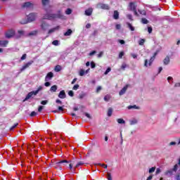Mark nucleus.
<instances>
[{
    "mask_svg": "<svg viewBox=\"0 0 180 180\" xmlns=\"http://www.w3.org/2000/svg\"><path fill=\"white\" fill-rule=\"evenodd\" d=\"M70 162H68L67 160H59L58 162H56L54 163H52L51 165L55 169H58L59 171H61L63 169V167L61 165H67V164H69Z\"/></svg>",
    "mask_w": 180,
    "mask_h": 180,
    "instance_id": "obj_1",
    "label": "nucleus"
},
{
    "mask_svg": "<svg viewBox=\"0 0 180 180\" xmlns=\"http://www.w3.org/2000/svg\"><path fill=\"white\" fill-rule=\"evenodd\" d=\"M41 89H43V86H39L36 91H30V93H28L27 94L25 98L22 101V102H26V101H29V99H30V98H32L33 95L34 96H36V95H37V94H39V92H40V91H41Z\"/></svg>",
    "mask_w": 180,
    "mask_h": 180,
    "instance_id": "obj_2",
    "label": "nucleus"
},
{
    "mask_svg": "<svg viewBox=\"0 0 180 180\" xmlns=\"http://www.w3.org/2000/svg\"><path fill=\"white\" fill-rule=\"evenodd\" d=\"M63 18V15L60 13L54 14L51 13L49 14V13H46V14L44 15V19H48L49 20H51V19H61Z\"/></svg>",
    "mask_w": 180,
    "mask_h": 180,
    "instance_id": "obj_3",
    "label": "nucleus"
},
{
    "mask_svg": "<svg viewBox=\"0 0 180 180\" xmlns=\"http://www.w3.org/2000/svg\"><path fill=\"white\" fill-rule=\"evenodd\" d=\"M34 20H36V13H31L28 15L27 21H21L20 23L21 25H26V23H29L30 22H34Z\"/></svg>",
    "mask_w": 180,
    "mask_h": 180,
    "instance_id": "obj_4",
    "label": "nucleus"
},
{
    "mask_svg": "<svg viewBox=\"0 0 180 180\" xmlns=\"http://www.w3.org/2000/svg\"><path fill=\"white\" fill-rule=\"evenodd\" d=\"M98 9H104L105 11H109L110 9V7L108 4L98 3L97 4Z\"/></svg>",
    "mask_w": 180,
    "mask_h": 180,
    "instance_id": "obj_5",
    "label": "nucleus"
},
{
    "mask_svg": "<svg viewBox=\"0 0 180 180\" xmlns=\"http://www.w3.org/2000/svg\"><path fill=\"white\" fill-rule=\"evenodd\" d=\"M5 36L6 37V39H12V37H13V36H15V30H9L8 31H7L6 32Z\"/></svg>",
    "mask_w": 180,
    "mask_h": 180,
    "instance_id": "obj_6",
    "label": "nucleus"
},
{
    "mask_svg": "<svg viewBox=\"0 0 180 180\" xmlns=\"http://www.w3.org/2000/svg\"><path fill=\"white\" fill-rule=\"evenodd\" d=\"M34 61L31 60L28 63H27L26 64H25L20 69V72H23V71H25V70H26V68H29L30 65H32V64H33Z\"/></svg>",
    "mask_w": 180,
    "mask_h": 180,
    "instance_id": "obj_7",
    "label": "nucleus"
},
{
    "mask_svg": "<svg viewBox=\"0 0 180 180\" xmlns=\"http://www.w3.org/2000/svg\"><path fill=\"white\" fill-rule=\"evenodd\" d=\"M53 77H54V73H53L52 72H49L47 73L46 76L45 77V81L46 82L51 81Z\"/></svg>",
    "mask_w": 180,
    "mask_h": 180,
    "instance_id": "obj_8",
    "label": "nucleus"
},
{
    "mask_svg": "<svg viewBox=\"0 0 180 180\" xmlns=\"http://www.w3.org/2000/svg\"><path fill=\"white\" fill-rule=\"evenodd\" d=\"M58 96V98H60V99H65L67 98V94H65V91L64 90L60 91Z\"/></svg>",
    "mask_w": 180,
    "mask_h": 180,
    "instance_id": "obj_9",
    "label": "nucleus"
},
{
    "mask_svg": "<svg viewBox=\"0 0 180 180\" xmlns=\"http://www.w3.org/2000/svg\"><path fill=\"white\" fill-rule=\"evenodd\" d=\"M127 88H129V84H127L120 91L119 95L120 96H122V95H124V94H126V91H127Z\"/></svg>",
    "mask_w": 180,
    "mask_h": 180,
    "instance_id": "obj_10",
    "label": "nucleus"
},
{
    "mask_svg": "<svg viewBox=\"0 0 180 180\" xmlns=\"http://www.w3.org/2000/svg\"><path fill=\"white\" fill-rule=\"evenodd\" d=\"M129 7L130 11H136V9H137V7L133 2L129 3Z\"/></svg>",
    "mask_w": 180,
    "mask_h": 180,
    "instance_id": "obj_11",
    "label": "nucleus"
},
{
    "mask_svg": "<svg viewBox=\"0 0 180 180\" xmlns=\"http://www.w3.org/2000/svg\"><path fill=\"white\" fill-rule=\"evenodd\" d=\"M8 43H9V41L7 40L0 41V46H1V47H6V46H8Z\"/></svg>",
    "mask_w": 180,
    "mask_h": 180,
    "instance_id": "obj_12",
    "label": "nucleus"
},
{
    "mask_svg": "<svg viewBox=\"0 0 180 180\" xmlns=\"http://www.w3.org/2000/svg\"><path fill=\"white\" fill-rule=\"evenodd\" d=\"M58 29H60V26H56L51 30H49V34H51V33H54V32H56V30H58Z\"/></svg>",
    "mask_w": 180,
    "mask_h": 180,
    "instance_id": "obj_13",
    "label": "nucleus"
},
{
    "mask_svg": "<svg viewBox=\"0 0 180 180\" xmlns=\"http://www.w3.org/2000/svg\"><path fill=\"white\" fill-rule=\"evenodd\" d=\"M92 12H93V9L89 8L85 11V15H86V16H91V15H92Z\"/></svg>",
    "mask_w": 180,
    "mask_h": 180,
    "instance_id": "obj_14",
    "label": "nucleus"
},
{
    "mask_svg": "<svg viewBox=\"0 0 180 180\" xmlns=\"http://www.w3.org/2000/svg\"><path fill=\"white\" fill-rule=\"evenodd\" d=\"M30 6H33V4L30 2H25L22 5V8H30Z\"/></svg>",
    "mask_w": 180,
    "mask_h": 180,
    "instance_id": "obj_15",
    "label": "nucleus"
},
{
    "mask_svg": "<svg viewBox=\"0 0 180 180\" xmlns=\"http://www.w3.org/2000/svg\"><path fill=\"white\" fill-rule=\"evenodd\" d=\"M113 19H115V20H117V19H119V11H114Z\"/></svg>",
    "mask_w": 180,
    "mask_h": 180,
    "instance_id": "obj_16",
    "label": "nucleus"
},
{
    "mask_svg": "<svg viewBox=\"0 0 180 180\" xmlns=\"http://www.w3.org/2000/svg\"><path fill=\"white\" fill-rule=\"evenodd\" d=\"M113 113V108H109L108 110V112L107 115L108 116V117H110V116H112V114Z\"/></svg>",
    "mask_w": 180,
    "mask_h": 180,
    "instance_id": "obj_17",
    "label": "nucleus"
},
{
    "mask_svg": "<svg viewBox=\"0 0 180 180\" xmlns=\"http://www.w3.org/2000/svg\"><path fill=\"white\" fill-rule=\"evenodd\" d=\"M163 63L165 65H168V64H169V56H166V58L163 60Z\"/></svg>",
    "mask_w": 180,
    "mask_h": 180,
    "instance_id": "obj_18",
    "label": "nucleus"
},
{
    "mask_svg": "<svg viewBox=\"0 0 180 180\" xmlns=\"http://www.w3.org/2000/svg\"><path fill=\"white\" fill-rule=\"evenodd\" d=\"M49 27V24L43 22L41 25V27L43 30H46L47 29V27Z\"/></svg>",
    "mask_w": 180,
    "mask_h": 180,
    "instance_id": "obj_19",
    "label": "nucleus"
},
{
    "mask_svg": "<svg viewBox=\"0 0 180 180\" xmlns=\"http://www.w3.org/2000/svg\"><path fill=\"white\" fill-rule=\"evenodd\" d=\"M165 175H166V176L174 175V172L172 171V169L167 170L166 172H165Z\"/></svg>",
    "mask_w": 180,
    "mask_h": 180,
    "instance_id": "obj_20",
    "label": "nucleus"
},
{
    "mask_svg": "<svg viewBox=\"0 0 180 180\" xmlns=\"http://www.w3.org/2000/svg\"><path fill=\"white\" fill-rule=\"evenodd\" d=\"M58 86L57 85H53L51 87L50 91L51 92H57Z\"/></svg>",
    "mask_w": 180,
    "mask_h": 180,
    "instance_id": "obj_21",
    "label": "nucleus"
},
{
    "mask_svg": "<svg viewBox=\"0 0 180 180\" xmlns=\"http://www.w3.org/2000/svg\"><path fill=\"white\" fill-rule=\"evenodd\" d=\"M71 34H72V30L71 29L68 30V31L64 33V36H71Z\"/></svg>",
    "mask_w": 180,
    "mask_h": 180,
    "instance_id": "obj_22",
    "label": "nucleus"
},
{
    "mask_svg": "<svg viewBox=\"0 0 180 180\" xmlns=\"http://www.w3.org/2000/svg\"><path fill=\"white\" fill-rule=\"evenodd\" d=\"M117 123H119V124H124V123H126V121H124V120L122 119V118H118L117 120Z\"/></svg>",
    "mask_w": 180,
    "mask_h": 180,
    "instance_id": "obj_23",
    "label": "nucleus"
},
{
    "mask_svg": "<svg viewBox=\"0 0 180 180\" xmlns=\"http://www.w3.org/2000/svg\"><path fill=\"white\" fill-rule=\"evenodd\" d=\"M37 33H39V31L37 30H34L32 32H30L29 34H28V36H36V34H37Z\"/></svg>",
    "mask_w": 180,
    "mask_h": 180,
    "instance_id": "obj_24",
    "label": "nucleus"
},
{
    "mask_svg": "<svg viewBox=\"0 0 180 180\" xmlns=\"http://www.w3.org/2000/svg\"><path fill=\"white\" fill-rule=\"evenodd\" d=\"M55 71L56 72H60L61 71V65H58L55 67Z\"/></svg>",
    "mask_w": 180,
    "mask_h": 180,
    "instance_id": "obj_25",
    "label": "nucleus"
},
{
    "mask_svg": "<svg viewBox=\"0 0 180 180\" xmlns=\"http://www.w3.org/2000/svg\"><path fill=\"white\" fill-rule=\"evenodd\" d=\"M155 60V58H154V56H152L150 60H149V63L148 65L151 66L153 63H154V60Z\"/></svg>",
    "mask_w": 180,
    "mask_h": 180,
    "instance_id": "obj_26",
    "label": "nucleus"
},
{
    "mask_svg": "<svg viewBox=\"0 0 180 180\" xmlns=\"http://www.w3.org/2000/svg\"><path fill=\"white\" fill-rule=\"evenodd\" d=\"M104 101L105 102H109V101H110V95L107 94L106 96H105Z\"/></svg>",
    "mask_w": 180,
    "mask_h": 180,
    "instance_id": "obj_27",
    "label": "nucleus"
},
{
    "mask_svg": "<svg viewBox=\"0 0 180 180\" xmlns=\"http://www.w3.org/2000/svg\"><path fill=\"white\" fill-rule=\"evenodd\" d=\"M144 43H146V39H141L139 41V46H144Z\"/></svg>",
    "mask_w": 180,
    "mask_h": 180,
    "instance_id": "obj_28",
    "label": "nucleus"
},
{
    "mask_svg": "<svg viewBox=\"0 0 180 180\" xmlns=\"http://www.w3.org/2000/svg\"><path fill=\"white\" fill-rule=\"evenodd\" d=\"M127 26L131 32H134V27H133V25H131L130 22H127Z\"/></svg>",
    "mask_w": 180,
    "mask_h": 180,
    "instance_id": "obj_29",
    "label": "nucleus"
},
{
    "mask_svg": "<svg viewBox=\"0 0 180 180\" xmlns=\"http://www.w3.org/2000/svg\"><path fill=\"white\" fill-rule=\"evenodd\" d=\"M141 22L143 24V25H147L148 23V20L145 18H143L141 19Z\"/></svg>",
    "mask_w": 180,
    "mask_h": 180,
    "instance_id": "obj_30",
    "label": "nucleus"
},
{
    "mask_svg": "<svg viewBox=\"0 0 180 180\" xmlns=\"http://www.w3.org/2000/svg\"><path fill=\"white\" fill-rule=\"evenodd\" d=\"M172 170L173 172H176L178 171V164L174 165Z\"/></svg>",
    "mask_w": 180,
    "mask_h": 180,
    "instance_id": "obj_31",
    "label": "nucleus"
},
{
    "mask_svg": "<svg viewBox=\"0 0 180 180\" xmlns=\"http://www.w3.org/2000/svg\"><path fill=\"white\" fill-rule=\"evenodd\" d=\"M74 162H72V163H70L69 165V168H70V169H71L72 172H75V169H72V165H74Z\"/></svg>",
    "mask_w": 180,
    "mask_h": 180,
    "instance_id": "obj_32",
    "label": "nucleus"
},
{
    "mask_svg": "<svg viewBox=\"0 0 180 180\" xmlns=\"http://www.w3.org/2000/svg\"><path fill=\"white\" fill-rule=\"evenodd\" d=\"M86 96V94L85 93H82L79 95V99H84Z\"/></svg>",
    "mask_w": 180,
    "mask_h": 180,
    "instance_id": "obj_33",
    "label": "nucleus"
},
{
    "mask_svg": "<svg viewBox=\"0 0 180 180\" xmlns=\"http://www.w3.org/2000/svg\"><path fill=\"white\" fill-rule=\"evenodd\" d=\"M128 109H140V108L134 105L128 106Z\"/></svg>",
    "mask_w": 180,
    "mask_h": 180,
    "instance_id": "obj_34",
    "label": "nucleus"
},
{
    "mask_svg": "<svg viewBox=\"0 0 180 180\" xmlns=\"http://www.w3.org/2000/svg\"><path fill=\"white\" fill-rule=\"evenodd\" d=\"M110 71H112V68H108L105 72H104V75H108L109 72H110Z\"/></svg>",
    "mask_w": 180,
    "mask_h": 180,
    "instance_id": "obj_35",
    "label": "nucleus"
},
{
    "mask_svg": "<svg viewBox=\"0 0 180 180\" xmlns=\"http://www.w3.org/2000/svg\"><path fill=\"white\" fill-rule=\"evenodd\" d=\"M79 75H80V77H84V75H85V70H84V69L80 70Z\"/></svg>",
    "mask_w": 180,
    "mask_h": 180,
    "instance_id": "obj_36",
    "label": "nucleus"
},
{
    "mask_svg": "<svg viewBox=\"0 0 180 180\" xmlns=\"http://www.w3.org/2000/svg\"><path fill=\"white\" fill-rule=\"evenodd\" d=\"M66 15H71L72 13V10L71 8H68L65 11Z\"/></svg>",
    "mask_w": 180,
    "mask_h": 180,
    "instance_id": "obj_37",
    "label": "nucleus"
},
{
    "mask_svg": "<svg viewBox=\"0 0 180 180\" xmlns=\"http://www.w3.org/2000/svg\"><path fill=\"white\" fill-rule=\"evenodd\" d=\"M73 91H77V89H79V84H75L73 87H72Z\"/></svg>",
    "mask_w": 180,
    "mask_h": 180,
    "instance_id": "obj_38",
    "label": "nucleus"
},
{
    "mask_svg": "<svg viewBox=\"0 0 180 180\" xmlns=\"http://www.w3.org/2000/svg\"><path fill=\"white\" fill-rule=\"evenodd\" d=\"M42 2V5L44 6H46V5H47V4H49V0H41Z\"/></svg>",
    "mask_w": 180,
    "mask_h": 180,
    "instance_id": "obj_39",
    "label": "nucleus"
},
{
    "mask_svg": "<svg viewBox=\"0 0 180 180\" xmlns=\"http://www.w3.org/2000/svg\"><path fill=\"white\" fill-rule=\"evenodd\" d=\"M101 91H102V86H98L97 87V89H96V94H99V92H101Z\"/></svg>",
    "mask_w": 180,
    "mask_h": 180,
    "instance_id": "obj_40",
    "label": "nucleus"
},
{
    "mask_svg": "<svg viewBox=\"0 0 180 180\" xmlns=\"http://www.w3.org/2000/svg\"><path fill=\"white\" fill-rule=\"evenodd\" d=\"M81 165H84V162H78V163L75 165V168H78V167H81Z\"/></svg>",
    "mask_w": 180,
    "mask_h": 180,
    "instance_id": "obj_41",
    "label": "nucleus"
},
{
    "mask_svg": "<svg viewBox=\"0 0 180 180\" xmlns=\"http://www.w3.org/2000/svg\"><path fill=\"white\" fill-rule=\"evenodd\" d=\"M18 34L22 37L25 34V32L23 30H18Z\"/></svg>",
    "mask_w": 180,
    "mask_h": 180,
    "instance_id": "obj_42",
    "label": "nucleus"
},
{
    "mask_svg": "<svg viewBox=\"0 0 180 180\" xmlns=\"http://www.w3.org/2000/svg\"><path fill=\"white\" fill-rule=\"evenodd\" d=\"M155 171V167H151L149 169V174H153V172H154Z\"/></svg>",
    "mask_w": 180,
    "mask_h": 180,
    "instance_id": "obj_43",
    "label": "nucleus"
},
{
    "mask_svg": "<svg viewBox=\"0 0 180 180\" xmlns=\"http://www.w3.org/2000/svg\"><path fill=\"white\" fill-rule=\"evenodd\" d=\"M68 95L69 96H71V97L74 96V91L72 90L69 91Z\"/></svg>",
    "mask_w": 180,
    "mask_h": 180,
    "instance_id": "obj_44",
    "label": "nucleus"
},
{
    "mask_svg": "<svg viewBox=\"0 0 180 180\" xmlns=\"http://www.w3.org/2000/svg\"><path fill=\"white\" fill-rule=\"evenodd\" d=\"M37 115V112H34V111H32V112L30 113V116H31V117H33L36 116Z\"/></svg>",
    "mask_w": 180,
    "mask_h": 180,
    "instance_id": "obj_45",
    "label": "nucleus"
},
{
    "mask_svg": "<svg viewBox=\"0 0 180 180\" xmlns=\"http://www.w3.org/2000/svg\"><path fill=\"white\" fill-rule=\"evenodd\" d=\"M44 106L43 105H39V108H38V112H41V110H43Z\"/></svg>",
    "mask_w": 180,
    "mask_h": 180,
    "instance_id": "obj_46",
    "label": "nucleus"
},
{
    "mask_svg": "<svg viewBox=\"0 0 180 180\" xmlns=\"http://www.w3.org/2000/svg\"><path fill=\"white\" fill-rule=\"evenodd\" d=\"M107 179L108 180H112V174L109 172L107 174Z\"/></svg>",
    "mask_w": 180,
    "mask_h": 180,
    "instance_id": "obj_47",
    "label": "nucleus"
},
{
    "mask_svg": "<svg viewBox=\"0 0 180 180\" xmlns=\"http://www.w3.org/2000/svg\"><path fill=\"white\" fill-rule=\"evenodd\" d=\"M52 44H53V46H58V40H54V41H53Z\"/></svg>",
    "mask_w": 180,
    "mask_h": 180,
    "instance_id": "obj_48",
    "label": "nucleus"
},
{
    "mask_svg": "<svg viewBox=\"0 0 180 180\" xmlns=\"http://www.w3.org/2000/svg\"><path fill=\"white\" fill-rule=\"evenodd\" d=\"M127 67V65L126 63H122L121 68L122 70H125Z\"/></svg>",
    "mask_w": 180,
    "mask_h": 180,
    "instance_id": "obj_49",
    "label": "nucleus"
},
{
    "mask_svg": "<svg viewBox=\"0 0 180 180\" xmlns=\"http://www.w3.org/2000/svg\"><path fill=\"white\" fill-rule=\"evenodd\" d=\"M123 56H124V52L121 51L119 54V58H123Z\"/></svg>",
    "mask_w": 180,
    "mask_h": 180,
    "instance_id": "obj_50",
    "label": "nucleus"
},
{
    "mask_svg": "<svg viewBox=\"0 0 180 180\" xmlns=\"http://www.w3.org/2000/svg\"><path fill=\"white\" fill-rule=\"evenodd\" d=\"M136 123H137V120H131V121L130 122V124H131V125L136 124Z\"/></svg>",
    "mask_w": 180,
    "mask_h": 180,
    "instance_id": "obj_51",
    "label": "nucleus"
},
{
    "mask_svg": "<svg viewBox=\"0 0 180 180\" xmlns=\"http://www.w3.org/2000/svg\"><path fill=\"white\" fill-rule=\"evenodd\" d=\"M127 17L129 20H133V16L131 15V14H128Z\"/></svg>",
    "mask_w": 180,
    "mask_h": 180,
    "instance_id": "obj_52",
    "label": "nucleus"
},
{
    "mask_svg": "<svg viewBox=\"0 0 180 180\" xmlns=\"http://www.w3.org/2000/svg\"><path fill=\"white\" fill-rule=\"evenodd\" d=\"M18 124H19L18 123L15 124L13 126H12V127L10 128V130H11V131L13 130V129H15Z\"/></svg>",
    "mask_w": 180,
    "mask_h": 180,
    "instance_id": "obj_53",
    "label": "nucleus"
},
{
    "mask_svg": "<svg viewBox=\"0 0 180 180\" xmlns=\"http://www.w3.org/2000/svg\"><path fill=\"white\" fill-rule=\"evenodd\" d=\"M47 103H49V101H47V100L42 101L41 102V105H47Z\"/></svg>",
    "mask_w": 180,
    "mask_h": 180,
    "instance_id": "obj_54",
    "label": "nucleus"
},
{
    "mask_svg": "<svg viewBox=\"0 0 180 180\" xmlns=\"http://www.w3.org/2000/svg\"><path fill=\"white\" fill-rule=\"evenodd\" d=\"M84 115L86 116V117H88V119H91V115L88 112H84Z\"/></svg>",
    "mask_w": 180,
    "mask_h": 180,
    "instance_id": "obj_55",
    "label": "nucleus"
},
{
    "mask_svg": "<svg viewBox=\"0 0 180 180\" xmlns=\"http://www.w3.org/2000/svg\"><path fill=\"white\" fill-rule=\"evenodd\" d=\"M98 165H101V167H103V168H105V169L108 168V165L99 163Z\"/></svg>",
    "mask_w": 180,
    "mask_h": 180,
    "instance_id": "obj_56",
    "label": "nucleus"
},
{
    "mask_svg": "<svg viewBox=\"0 0 180 180\" xmlns=\"http://www.w3.org/2000/svg\"><path fill=\"white\" fill-rule=\"evenodd\" d=\"M27 55L26 53L23 54L21 57V60L23 61V60H26Z\"/></svg>",
    "mask_w": 180,
    "mask_h": 180,
    "instance_id": "obj_57",
    "label": "nucleus"
},
{
    "mask_svg": "<svg viewBox=\"0 0 180 180\" xmlns=\"http://www.w3.org/2000/svg\"><path fill=\"white\" fill-rule=\"evenodd\" d=\"M148 33H153V27H148Z\"/></svg>",
    "mask_w": 180,
    "mask_h": 180,
    "instance_id": "obj_58",
    "label": "nucleus"
},
{
    "mask_svg": "<svg viewBox=\"0 0 180 180\" xmlns=\"http://www.w3.org/2000/svg\"><path fill=\"white\" fill-rule=\"evenodd\" d=\"M120 27H121L120 24H117L115 25V29H117V30H120Z\"/></svg>",
    "mask_w": 180,
    "mask_h": 180,
    "instance_id": "obj_59",
    "label": "nucleus"
},
{
    "mask_svg": "<svg viewBox=\"0 0 180 180\" xmlns=\"http://www.w3.org/2000/svg\"><path fill=\"white\" fill-rule=\"evenodd\" d=\"M91 68H95V67H96V65L95 64V63L91 62Z\"/></svg>",
    "mask_w": 180,
    "mask_h": 180,
    "instance_id": "obj_60",
    "label": "nucleus"
},
{
    "mask_svg": "<svg viewBox=\"0 0 180 180\" xmlns=\"http://www.w3.org/2000/svg\"><path fill=\"white\" fill-rule=\"evenodd\" d=\"M102 56H103V52L101 51V52H100V53L98 54L97 56H98V58H101V57H102Z\"/></svg>",
    "mask_w": 180,
    "mask_h": 180,
    "instance_id": "obj_61",
    "label": "nucleus"
},
{
    "mask_svg": "<svg viewBox=\"0 0 180 180\" xmlns=\"http://www.w3.org/2000/svg\"><path fill=\"white\" fill-rule=\"evenodd\" d=\"M94 54H96V51H93L89 53V56H94Z\"/></svg>",
    "mask_w": 180,
    "mask_h": 180,
    "instance_id": "obj_62",
    "label": "nucleus"
},
{
    "mask_svg": "<svg viewBox=\"0 0 180 180\" xmlns=\"http://www.w3.org/2000/svg\"><path fill=\"white\" fill-rule=\"evenodd\" d=\"M44 85H45L46 86H50L51 84H50L49 82H46L44 83Z\"/></svg>",
    "mask_w": 180,
    "mask_h": 180,
    "instance_id": "obj_63",
    "label": "nucleus"
},
{
    "mask_svg": "<svg viewBox=\"0 0 180 180\" xmlns=\"http://www.w3.org/2000/svg\"><path fill=\"white\" fill-rule=\"evenodd\" d=\"M176 179L180 180V173L177 174V175L176 176Z\"/></svg>",
    "mask_w": 180,
    "mask_h": 180,
    "instance_id": "obj_64",
    "label": "nucleus"
}]
</instances>
